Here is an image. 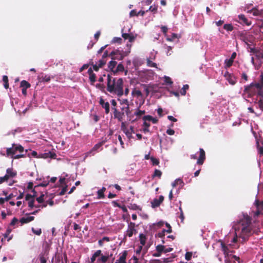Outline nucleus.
<instances>
[{
	"instance_id": "nucleus-1",
	"label": "nucleus",
	"mask_w": 263,
	"mask_h": 263,
	"mask_svg": "<svg viewBox=\"0 0 263 263\" xmlns=\"http://www.w3.org/2000/svg\"><path fill=\"white\" fill-rule=\"evenodd\" d=\"M251 221V217L247 213H242L239 216V220L234 226L236 236L233 238L232 242H236L238 237L246 241L252 235Z\"/></svg>"
},
{
	"instance_id": "nucleus-2",
	"label": "nucleus",
	"mask_w": 263,
	"mask_h": 263,
	"mask_svg": "<svg viewBox=\"0 0 263 263\" xmlns=\"http://www.w3.org/2000/svg\"><path fill=\"white\" fill-rule=\"evenodd\" d=\"M107 90L111 93L117 95L120 97L124 93L127 96L129 93V89L125 88L123 90V81L122 78L116 79L112 77V73L107 74Z\"/></svg>"
},
{
	"instance_id": "nucleus-3",
	"label": "nucleus",
	"mask_w": 263,
	"mask_h": 263,
	"mask_svg": "<svg viewBox=\"0 0 263 263\" xmlns=\"http://www.w3.org/2000/svg\"><path fill=\"white\" fill-rule=\"evenodd\" d=\"M24 151V147L20 144H12V147L7 148L6 149V154L8 157L14 155L16 152L22 153Z\"/></svg>"
},
{
	"instance_id": "nucleus-4",
	"label": "nucleus",
	"mask_w": 263,
	"mask_h": 263,
	"mask_svg": "<svg viewBox=\"0 0 263 263\" xmlns=\"http://www.w3.org/2000/svg\"><path fill=\"white\" fill-rule=\"evenodd\" d=\"M118 101L119 102L120 104L122 106L121 110L124 111L125 115L128 116L131 114V111L129 109V102L127 99H120L118 98Z\"/></svg>"
},
{
	"instance_id": "nucleus-5",
	"label": "nucleus",
	"mask_w": 263,
	"mask_h": 263,
	"mask_svg": "<svg viewBox=\"0 0 263 263\" xmlns=\"http://www.w3.org/2000/svg\"><path fill=\"white\" fill-rule=\"evenodd\" d=\"M260 83H251L250 85L245 88V91L247 93H250L251 91L252 87H255L257 89L263 88V73L260 76Z\"/></svg>"
},
{
	"instance_id": "nucleus-6",
	"label": "nucleus",
	"mask_w": 263,
	"mask_h": 263,
	"mask_svg": "<svg viewBox=\"0 0 263 263\" xmlns=\"http://www.w3.org/2000/svg\"><path fill=\"white\" fill-rule=\"evenodd\" d=\"M114 111V118L118 120L119 122H122L123 120V117L125 116L124 111H119L117 107H112Z\"/></svg>"
},
{
	"instance_id": "nucleus-7",
	"label": "nucleus",
	"mask_w": 263,
	"mask_h": 263,
	"mask_svg": "<svg viewBox=\"0 0 263 263\" xmlns=\"http://www.w3.org/2000/svg\"><path fill=\"white\" fill-rule=\"evenodd\" d=\"M135 226L136 224L134 222H128V228L126 231V236L131 237L133 235L134 233H136L137 232Z\"/></svg>"
},
{
	"instance_id": "nucleus-8",
	"label": "nucleus",
	"mask_w": 263,
	"mask_h": 263,
	"mask_svg": "<svg viewBox=\"0 0 263 263\" xmlns=\"http://www.w3.org/2000/svg\"><path fill=\"white\" fill-rule=\"evenodd\" d=\"M109 57H111L112 60H122L124 55L120 50H117L116 51H112L109 54Z\"/></svg>"
},
{
	"instance_id": "nucleus-9",
	"label": "nucleus",
	"mask_w": 263,
	"mask_h": 263,
	"mask_svg": "<svg viewBox=\"0 0 263 263\" xmlns=\"http://www.w3.org/2000/svg\"><path fill=\"white\" fill-rule=\"evenodd\" d=\"M226 79L231 85H234L236 83V80L234 76L230 73L228 71H226L224 74Z\"/></svg>"
},
{
	"instance_id": "nucleus-10",
	"label": "nucleus",
	"mask_w": 263,
	"mask_h": 263,
	"mask_svg": "<svg viewBox=\"0 0 263 263\" xmlns=\"http://www.w3.org/2000/svg\"><path fill=\"white\" fill-rule=\"evenodd\" d=\"M122 36L124 39V40H128L129 42L132 43L135 40L137 35H134L132 33H124L123 29H122Z\"/></svg>"
},
{
	"instance_id": "nucleus-11",
	"label": "nucleus",
	"mask_w": 263,
	"mask_h": 263,
	"mask_svg": "<svg viewBox=\"0 0 263 263\" xmlns=\"http://www.w3.org/2000/svg\"><path fill=\"white\" fill-rule=\"evenodd\" d=\"M205 159V153L203 148L199 149V157L197 160V164L202 165Z\"/></svg>"
},
{
	"instance_id": "nucleus-12",
	"label": "nucleus",
	"mask_w": 263,
	"mask_h": 263,
	"mask_svg": "<svg viewBox=\"0 0 263 263\" xmlns=\"http://www.w3.org/2000/svg\"><path fill=\"white\" fill-rule=\"evenodd\" d=\"M99 103L102 108L105 109V113L108 114L110 111L109 103L108 102H105L102 98H100Z\"/></svg>"
},
{
	"instance_id": "nucleus-13",
	"label": "nucleus",
	"mask_w": 263,
	"mask_h": 263,
	"mask_svg": "<svg viewBox=\"0 0 263 263\" xmlns=\"http://www.w3.org/2000/svg\"><path fill=\"white\" fill-rule=\"evenodd\" d=\"M101 257L97 259L98 262L106 263L107 260L112 257V254H109L108 253H105V255H103L101 253Z\"/></svg>"
},
{
	"instance_id": "nucleus-14",
	"label": "nucleus",
	"mask_w": 263,
	"mask_h": 263,
	"mask_svg": "<svg viewBox=\"0 0 263 263\" xmlns=\"http://www.w3.org/2000/svg\"><path fill=\"white\" fill-rule=\"evenodd\" d=\"M220 242L221 250L224 255V257H228L230 254H231V253L232 251L229 250L228 246H227L222 241H220Z\"/></svg>"
},
{
	"instance_id": "nucleus-15",
	"label": "nucleus",
	"mask_w": 263,
	"mask_h": 263,
	"mask_svg": "<svg viewBox=\"0 0 263 263\" xmlns=\"http://www.w3.org/2000/svg\"><path fill=\"white\" fill-rule=\"evenodd\" d=\"M17 175V173L15 171H14L12 168H8L6 170V174L5 176H7V179L8 180L10 178H13Z\"/></svg>"
},
{
	"instance_id": "nucleus-16",
	"label": "nucleus",
	"mask_w": 263,
	"mask_h": 263,
	"mask_svg": "<svg viewBox=\"0 0 263 263\" xmlns=\"http://www.w3.org/2000/svg\"><path fill=\"white\" fill-rule=\"evenodd\" d=\"M143 120L145 121H152L154 124H156L158 122V120L157 118H153L150 115L144 116L143 117Z\"/></svg>"
},
{
	"instance_id": "nucleus-17",
	"label": "nucleus",
	"mask_w": 263,
	"mask_h": 263,
	"mask_svg": "<svg viewBox=\"0 0 263 263\" xmlns=\"http://www.w3.org/2000/svg\"><path fill=\"white\" fill-rule=\"evenodd\" d=\"M34 219V217L29 216L27 217H22L20 219V222L23 224L24 223H27L30 221H33Z\"/></svg>"
},
{
	"instance_id": "nucleus-18",
	"label": "nucleus",
	"mask_w": 263,
	"mask_h": 263,
	"mask_svg": "<svg viewBox=\"0 0 263 263\" xmlns=\"http://www.w3.org/2000/svg\"><path fill=\"white\" fill-rule=\"evenodd\" d=\"M12 230L10 228H8L6 231V232L3 234V236L5 238L7 239V241H9L13 238V235H10Z\"/></svg>"
},
{
	"instance_id": "nucleus-19",
	"label": "nucleus",
	"mask_w": 263,
	"mask_h": 263,
	"mask_svg": "<svg viewBox=\"0 0 263 263\" xmlns=\"http://www.w3.org/2000/svg\"><path fill=\"white\" fill-rule=\"evenodd\" d=\"M101 250H98L96 251L95 253L92 255L90 258V263H93L96 260L97 257H99L101 255Z\"/></svg>"
},
{
	"instance_id": "nucleus-20",
	"label": "nucleus",
	"mask_w": 263,
	"mask_h": 263,
	"mask_svg": "<svg viewBox=\"0 0 263 263\" xmlns=\"http://www.w3.org/2000/svg\"><path fill=\"white\" fill-rule=\"evenodd\" d=\"M105 191H106V188L105 187H103L101 189L99 190L97 192L98 199H102L105 197L104 192Z\"/></svg>"
},
{
	"instance_id": "nucleus-21",
	"label": "nucleus",
	"mask_w": 263,
	"mask_h": 263,
	"mask_svg": "<svg viewBox=\"0 0 263 263\" xmlns=\"http://www.w3.org/2000/svg\"><path fill=\"white\" fill-rule=\"evenodd\" d=\"M127 255V251L125 250L124 251L121 255L120 256L119 258V261H120L122 263H126V258Z\"/></svg>"
},
{
	"instance_id": "nucleus-22",
	"label": "nucleus",
	"mask_w": 263,
	"mask_h": 263,
	"mask_svg": "<svg viewBox=\"0 0 263 263\" xmlns=\"http://www.w3.org/2000/svg\"><path fill=\"white\" fill-rule=\"evenodd\" d=\"M239 18L242 23L245 24L246 25L250 26L251 25V23L249 22L248 20L245 17L244 15H239Z\"/></svg>"
},
{
	"instance_id": "nucleus-23",
	"label": "nucleus",
	"mask_w": 263,
	"mask_h": 263,
	"mask_svg": "<svg viewBox=\"0 0 263 263\" xmlns=\"http://www.w3.org/2000/svg\"><path fill=\"white\" fill-rule=\"evenodd\" d=\"M42 155H43V156L42 157L44 158H51L55 159V157H57V155L54 153H52L51 152L42 154Z\"/></svg>"
},
{
	"instance_id": "nucleus-24",
	"label": "nucleus",
	"mask_w": 263,
	"mask_h": 263,
	"mask_svg": "<svg viewBox=\"0 0 263 263\" xmlns=\"http://www.w3.org/2000/svg\"><path fill=\"white\" fill-rule=\"evenodd\" d=\"M124 70V66L122 63H120L118 65L116 69L115 70V71H113V74L115 75L116 73H117L118 72H122Z\"/></svg>"
},
{
	"instance_id": "nucleus-25",
	"label": "nucleus",
	"mask_w": 263,
	"mask_h": 263,
	"mask_svg": "<svg viewBox=\"0 0 263 263\" xmlns=\"http://www.w3.org/2000/svg\"><path fill=\"white\" fill-rule=\"evenodd\" d=\"M143 125L144 126V127L142 129L143 132L144 133H147L149 132V127L151 125L150 123L144 121Z\"/></svg>"
},
{
	"instance_id": "nucleus-26",
	"label": "nucleus",
	"mask_w": 263,
	"mask_h": 263,
	"mask_svg": "<svg viewBox=\"0 0 263 263\" xmlns=\"http://www.w3.org/2000/svg\"><path fill=\"white\" fill-rule=\"evenodd\" d=\"M117 62L112 60L109 62L108 64V68L111 71L112 73H113V71H115L114 68L117 65Z\"/></svg>"
},
{
	"instance_id": "nucleus-27",
	"label": "nucleus",
	"mask_w": 263,
	"mask_h": 263,
	"mask_svg": "<svg viewBox=\"0 0 263 263\" xmlns=\"http://www.w3.org/2000/svg\"><path fill=\"white\" fill-rule=\"evenodd\" d=\"M31 86V85L29 83H28L26 80H23L21 81L20 84V87L22 88H29Z\"/></svg>"
},
{
	"instance_id": "nucleus-28",
	"label": "nucleus",
	"mask_w": 263,
	"mask_h": 263,
	"mask_svg": "<svg viewBox=\"0 0 263 263\" xmlns=\"http://www.w3.org/2000/svg\"><path fill=\"white\" fill-rule=\"evenodd\" d=\"M132 95L133 96H137V97H140L142 96V93L141 91L136 88H135L133 90L132 92Z\"/></svg>"
},
{
	"instance_id": "nucleus-29",
	"label": "nucleus",
	"mask_w": 263,
	"mask_h": 263,
	"mask_svg": "<svg viewBox=\"0 0 263 263\" xmlns=\"http://www.w3.org/2000/svg\"><path fill=\"white\" fill-rule=\"evenodd\" d=\"M128 208L133 210H141V208L135 203H130L129 205H128Z\"/></svg>"
},
{
	"instance_id": "nucleus-30",
	"label": "nucleus",
	"mask_w": 263,
	"mask_h": 263,
	"mask_svg": "<svg viewBox=\"0 0 263 263\" xmlns=\"http://www.w3.org/2000/svg\"><path fill=\"white\" fill-rule=\"evenodd\" d=\"M139 239L140 243L142 245V246H144L146 240V238L145 235H144L143 234H140L139 235Z\"/></svg>"
},
{
	"instance_id": "nucleus-31",
	"label": "nucleus",
	"mask_w": 263,
	"mask_h": 263,
	"mask_svg": "<svg viewBox=\"0 0 263 263\" xmlns=\"http://www.w3.org/2000/svg\"><path fill=\"white\" fill-rule=\"evenodd\" d=\"M151 204L152 207L155 208L158 207L161 204V203L158 200V199L155 198L151 202Z\"/></svg>"
},
{
	"instance_id": "nucleus-32",
	"label": "nucleus",
	"mask_w": 263,
	"mask_h": 263,
	"mask_svg": "<svg viewBox=\"0 0 263 263\" xmlns=\"http://www.w3.org/2000/svg\"><path fill=\"white\" fill-rule=\"evenodd\" d=\"M178 184H180L181 185L183 184V182L181 179H176L172 184L173 187H176Z\"/></svg>"
},
{
	"instance_id": "nucleus-33",
	"label": "nucleus",
	"mask_w": 263,
	"mask_h": 263,
	"mask_svg": "<svg viewBox=\"0 0 263 263\" xmlns=\"http://www.w3.org/2000/svg\"><path fill=\"white\" fill-rule=\"evenodd\" d=\"M105 143V141H103L101 142H99L94 145L93 147L92 151H97L99 148H100Z\"/></svg>"
},
{
	"instance_id": "nucleus-34",
	"label": "nucleus",
	"mask_w": 263,
	"mask_h": 263,
	"mask_svg": "<svg viewBox=\"0 0 263 263\" xmlns=\"http://www.w3.org/2000/svg\"><path fill=\"white\" fill-rule=\"evenodd\" d=\"M162 175V172L161 171L156 169L154 171V173L153 175H152L153 178L155 177H158L159 178H160Z\"/></svg>"
},
{
	"instance_id": "nucleus-35",
	"label": "nucleus",
	"mask_w": 263,
	"mask_h": 263,
	"mask_svg": "<svg viewBox=\"0 0 263 263\" xmlns=\"http://www.w3.org/2000/svg\"><path fill=\"white\" fill-rule=\"evenodd\" d=\"M146 64L147 66H148V67L157 68V64L156 63L153 62L149 59H147Z\"/></svg>"
},
{
	"instance_id": "nucleus-36",
	"label": "nucleus",
	"mask_w": 263,
	"mask_h": 263,
	"mask_svg": "<svg viewBox=\"0 0 263 263\" xmlns=\"http://www.w3.org/2000/svg\"><path fill=\"white\" fill-rule=\"evenodd\" d=\"M233 62L234 61L230 59H226L224 61L225 67L226 68L230 67L232 65Z\"/></svg>"
},
{
	"instance_id": "nucleus-37",
	"label": "nucleus",
	"mask_w": 263,
	"mask_h": 263,
	"mask_svg": "<svg viewBox=\"0 0 263 263\" xmlns=\"http://www.w3.org/2000/svg\"><path fill=\"white\" fill-rule=\"evenodd\" d=\"M189 88V86L187 84L184 85L183 87L180 90V93L182 96H185L186 94V90Z\"/></svg>"
},
{
	"instance_id": "nucleus-38",
	"label": "nucleus",
	"mask_w": 263,
	"mask_h": 263,
	"mask_svg": "<svg viewBox=\"0 0 263 263\" xmlns=\"http://www.w3.org/2000/svg\"><path fill=\"white\" fill-rule=\"evenodd\" d=\"M255 202L257 209H260V210H263V200L260 201L258 200H256Z\"/></svg>"
},
{
	"instance_id": "nucleus-39",
	"label": "nucleus",
	"mask_w": 263,
	"mask_h": 263,
	"mask_svg": "<svg viewBox=\"0 0 263 263\" xmlns=\"http://www.w3.org/2000/svg\"><path fill=\"white\" fill-rule=\"evenodd\" d=\"M3 81L4 82V87L6 89L9 87L8 78L7 76H4L3 77Z\"/></svg>"
},
{
	"instance_id": "nucleus-40",
	"label": "nucleus",
	"mask_w": 263,
	"mask_h": 263,
	"mask_svg": "<svg viewBox=\"0 0 263 263\" xmlns=\"http://www.w3.org/2000/svg\"><path fill=\"white\" fill-rule=\"evenodd\" d=\"M40 81L41 82H48L50 81L51 78L50 77L47 75H45V76H42L40 78Z\"/></svg>"
},
{
	"instance_id": "nucleus-41",
	"label": "nucleus",
	"mask_w": 263,
	"mask_h": 263,
	"mask_svg": "<svg viewBox=\"0 0 263 263\" xmlns=\"http://www.w3.org/2000/svg\"><path fill=\"white\" fill-rule=\"evenodd\" d=\"M255 56L258 59H263V50L258 49Z\"/></svg>"
},
{
	"instance_id": "nucleus-42",
	"label": "nucleus",
	"mask_w": 263,
	"mask_h": 263,
	"mask_svg": "<svg viewBox=\"0 0 263 263\" xmlns=\"http://www.w3.org/2000/svg\"><path fill=\"white\" fill-rule=\"evenodd\" d=\"M89 79L91 82V83L92 84L96 81V76L95 73H91L89 76Z\"/></svg>"
},
{
	"instance_id": "nucleus-43",
	"label": "nucleus",
	"mask_w": 263,
	"mask_h": 263,
	"mask_svg": "<svg viewBox=\"0 0 263 263\" xmlns=\"http://www.w3.org/2000/svg\"><path fill=\"white\" fill-rule=\"evenodd\" d=\"M223 28L228 31H231L233 30V26L230 24L224 25Z\"/></svg>"
},
{
	"instance_id": "nucleus-44",
	"label": "nucleus",
	"mask_w": 263,
	"mask_h": 263,
	"mask_svg": "<svg viewBox=\"0 0 263 263\" xmlns=\"http://www.w3.org/2000/svg\"><path fill=\"white\" fill-rule=\"evenodd\" d=\"M165 246L163 245H159L156 247V250L158 253H162L164 252Z\"/></svg>"
},
{
	"instance_id": "nucleus-45",
	"label": "nucleus",
	"mask_w": 263,
	"mask_h": 263,
	"mask_svg": "<svg viewBox=\"0 0 263 263\" xmlns=\"http://www.w3.org/2000/svg\"><path fill=\"white\" fill-rule=\"evenodd\" d=\"M31 230L34 234L38 236H40L42 233V229L41 228L35 230L34 228H32Z\"/></svg>"
},
{
	"instance_id": "nucleus-46",
	"label": "nucleus",
	"mask_w": 263,
	"mask_h": 263,
	"mask_svg": "<svg viewBox=\"0 0 263 263\" xmlns=\"http://www.w3.org/2000/svg\"><path fill=\"white\" fill-rule=\"evenodd\" d=\"M151 160L152 161L153 165H157L159 164V161L158 159L155 158L153 157L151 158Z\"/></svg>"
},
{
	"instance_id": "nucleus-47",
	"label": "nucleus",
	"mask_w": 263,
	"mask_h": 263,
	"mask_svg": "<svg viewBox=\"0 0 263 263\" xmlns=\"http://www.w3.org/2000/svg\"><path fill=\"white\" fill-rule=\"evenodd\" d=\"M122 41V39L121 37H115L113 38L112 40V43H118V44H121Z\"/></svg>"
},
{
	"instance_id": "nucleus-48",
	"label": "nucleus",
	"mask_w": 263,
	"mask_h": 263,
	"mask_svg": "<svg viewBox=\"0 0 263 263\" xmlns=\"http://www.w3.org/2000/svg\"><path fill=\"white\" fill-rule=\"evenodd\" d=\"M11 158L13 159H18L21 158H24L26 157V154H19L16 155L11 156Z\"/></svg>"
},
{
	"instance_id": "nucleus-49",
	"label": "nucleus",
	"mask_w": 263,
	"mask_h": 263,
	"mask_svg": "<svg viewBox=\"0 0 263 263\" xmlns=\"http://www.w3.org/2000/svg\"><path fill=\"white\" fill-rule=\"evenodd\" d=\"M148 10L151 11L152 12H153L154 14L156 13L157 12V6H155V5L151 6L149 8Z\"/></svg>"
},
{
	"instance_id": "nucleus-50",
	"label": "nucleus",
	"mask_w": 263,
	"mask_h": 263,
	"mask_svg": "<svg viewBox=\"0 0 263 263\" xmlns=\"http://www.w3.org/2000/svg\"><path fill=\"white\" fill-rule=\"evenodd\" d=\"M165 230L163 229L161 232H159L157 233V236L161 238H164L165 236Z\"/></svg>"
},
{
	"instance_id": "nucleus-51",
	"label": "nucleus",
	"mask_w": 263,
	"mask_h": 263,
	"mask_svg": "<svg viewBox=\"0 0 263 263\" xmlns=\"http://www.w3.org/2000/svg\"><path fill=\"white\" fill-rule=\"evenodd\" d=\"M141 86L144 88V90L146 93V96H147L149 93L148 87L146 84H142Z\"/></svg>"
},
{
	"instance_id": "nucleus-52",
	"label": "nucleus",
	"mask_w": 263,
	"mask_h": 263,
	"mask_svg": "<svg viewBox=\"0 0 263 263\" xmlns=\"http://www.w3.org/2000/svg\"><path fill=\"white\" fill-rule=\"evenodd\" d=\"M192 256V253L190 252H187L185 254V258L187 261L190 260Z\"/></svg>"
},
{
	"instance_id": "nucleus-53",
	"label": "nucleus",
	"mask_w": 263,
	"mask_h": 263,
	"mask_svg": "<svg viewBox=\"0 0 263 263\" xmlns=\"http://www.w3.org/2000/svg\"><path fill=\"white\" fill-rule=\"evenodd\" d=\"M145 112V110H138L135 112V115L136 116L140 117L142 116V115L144 114Z\"/></svg>"
},
{
	"instance_id": "nucleus-54",
	"label": "nucleus",
	"mask_w": 263,
	"mask_h": 263,
	"mask_svg": "<svg viewBox=\"0 0 263 263\" xmlns=\"http://www.w3.org/2000/svg\"><path fill=\"white\" fill-rule=\"evenodd\" d=\"M35 197V195H31L29 194H27L26 195V197H25V200L26 201H30L32 199H34V197Z\"/></svg>"
},
{
	"instance_id": "nucleus-55",
	"label": "nucleus",
	"mask_w": 263,
	"mask_h": 263,
	"mask_svg": "<svg viewBox=\"0 0 263 263\" xmlns=\"http://www.w3.org/2000/svg\"><path fill=\"white\" fill-rule=\"evenodd\" d=\"M44 195L43 194H42L40 197H39L36 198V201L39 203H41L43 202V201H44Z\"/></svg>"
},
{
	"instance_id": "nucleus-56",
	"label": "nucleus",
	"mask_w": 263,
	"mask_h": 263,
	"mask_svg": "<svg viewBox=\"0 0 263 263\" xmlns=\"http://www.w3.org/2000/svg\"><path fill=\"white\" fill-rule=\"evenodd\" d=\"M67 190V185H66L62 189L61 191L59 193L60 196L64 195Z\"/></svg>"
},
{
	"instance_id": "nucleus-57",
	"label": "nucleus",
	"mask_w": 263,
	"mask_h": 263,
	"mask_svg": "<svg viewBox=\"0 0 263 263\" xmlns=\"http://www.w3.org/2000/svg\"><path fill=\"white\" fill-rule=\"evenodd\" d=\"M28 156L30 158L31 157H37V153L35 151H32L30 153L28 154Z\"/></svg>"
},
{
	"instance_id": "nucleus-58",
	"label": "nucleus",
	"mask_w": 263,
	"mask_h": 263,
	"mask_svg": "<svg viewBox=\"0 0 263 263\" xmlns=\"http://www.w3.org/2000/svg\"><path fill=\"white\" fill-rule=\"evenodd\" d=\"M124 133L126 134L128 138H131L132 137V132H130L129 130H124Z\"/></svg>"
},
{
	"instance_id": "nucleus-59",
	"label": "nucleus",
	"mask_w": 263,
	"mask_h": 263,
	"mask_svg": "<svg viewBox=\"0 0 263 263\" xmlns=\"http://www.w3.org/2000/svg\"><path fill=\"white\" fill-rule=\"evenodd\" d=\"M129 15L130 17L138 16V12L136 10H132L129 13Z\"/></svg>"
},
{
	"instance_id": "nucleus-60",
	"label": "nucleus",
	"mask_w": 263,
	"mask_h": 263,
	"mask_svg": "<svg viewBox=\"0 0 263 263\" xmlns=\"http://www.w3.org/2000/svg\"><path fill=\"white\" fill-rule=\"evenodd\" d=\"M165 82L166 83L170 84V85L173 84V82H172L171 79L168 77H166V76L165 77Z\"/></svg>"
},
{
	"instance_id": "nucleus-61",
	"label": "nucleus",
	"mask_w": 263,
	"mask_h": 263,
	"mask_svg": "<svg viewBox=\"0 0 263 263\" xmlns=\"http://www.w3.org/2000/svg\"><path fill=\"white\" fill-rule=\"evenodd\" d=\"M166 227H167V230H165V232L168 233H171L172 231V229L170 224L168 223H166Z\"/></svg>"
},
{
	"instance_id": "nucleus-62",
	"label": "nucleus",
	"mask_w": 263,
	"mask_h": 263,
	"mask_svg": "<svg viewBox=\"0 0 263 263\" xmlns=\"http://www.w3.org/2000/svg\"><path fill=\"white\" fill-rule=\"evenodd\" d=\"M252 12L253 14L255 16L259 15L260 14L259 10L256 9H253L252 10Z\"/></svg>"
},
{
	"instance_id": "nucleus-63",
	"label": "nucleus",
	"mask_w": 263,
	"mask_h": 263,
	"mask_svg": "<svg viewBox=\"0 0 263 263\" xmlns=\"http://www.w3.org/2000/svg\"><path fill=\"white\" fill-rule=\"evenodd\" d=\"M40 260L41 263H46L47 260L45 257L43 255H40Z\"/></svg>"
},
{
	"instance_id": "nucleus-64",
	"label": "nucleus",
	"mask_w": 263,
	"mask_h": 263,
	"mask_svg": "<svg viewBox=\"0 0 263 263\" xmlns=\"http://www.w3.org/2000/svg\"><path fill=\"white\" fill-rule=\"evenodd\" d=\"M258 106H259V108L262 110L263 111V101L261 100H260L258 102Z\"/></svg>"
}]
</instances>
